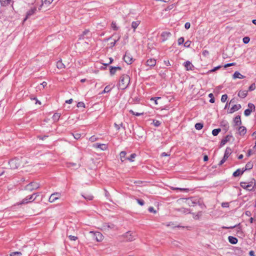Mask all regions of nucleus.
I'll use <instances>...</instances> for the list:
<instances>
[{
    "instance_id": "10",
    "label": "nucleus",
    "mask_w": 256,
    "mask_h": 256,
    "mask_svg": "<svg viewBox=\"0 0 256 256\" xmlns=\"http://www.w3.org/2000/svg\"><path fill=\"white\" fill-rule=\"evenodd\" d=\"M60 196V194L58 192H54L51 194L50 197L49 198V202H53L56 200L58 199Z\"/></svg>"
},
{
    "instance_id": "16",
    "label": "nucleus",
    "mask_w": 256,
    "mask_h": 256,
    "mask_svg": "<svg viewBox=\"0 0 256 256\" xmlns=\"http://www.w3.org/2000/svg\"><path fill=\"white\" fill-rule=\"evenodd\" d=\"M244 172L245 171L244 170V168H242V169L238 168L233 172L232 176L234 177L239 176H242Z\"/></svg>"
},
{
    "instance_id": "26",
    "label": "nucleus",
    "mask_w": 256,
    "mask_h": 256,
    "mask_svg": "<svg viewBox=\"0 0 256 256\" xmlns=\"http://www.w3.org/2000/svg\"><path fill=\"white\" fill-rule=\"evenodd\" d=\"M238 134L240 136H244L246 132V127L244 126H240L238 128Z\"/></svg>"
},
{
    "instance_id": "17",
    "label": "nucleus",
    "mask_w": 256,
    "mask_h": 256,
    "mask_svg": "<svg viewBox=\"0 0 256 256\" xmlns=\"http://www.w3.org/2000/svg\"><path fill=\"white\" fill-rule=\"evenodd\" d=\"M241 108H242V106L240 104H234L230 108V110L228 112V113L232 114V113L238 110Z\"/></svg>"
},
{
    "instance_id": "39",
    "label": "nucleus",
    "mask_w": 256,
    "mask_h": 256,
    "mask_svg": "<svg viewBox=\"0 0 256 256\" xmlns=\"http://www.w3.org/2000/svg\"><path fill=\"white\" fill-rule=\"evenodd\" d=\"M112 88H111L110 86H107L104 88V90L102 91V93L108 92L112 90Z\"/></svg>"
},
{
    "instance_id": "4",
    "label": "nucleus",
    "mask_w": 256,
    "mask_h": 256,
    "mask_svg": "<svg viewBox=\"0 0 256 256\" xmlns=\"http://www.w3.org/2000/svg\"><path fill=\"white\" fill-rule=\"evenodd\" d=\"M123 60L128 64H130L134 62L132 56L128 52H126L125 54L123 56Z\"/></svg>"
},
{
    "instance_id": "35",
    "label": "nucleus",
    "mask_w": 256,
    "mask_h": 256,
    "mask_svg": "<svg viewBox=\"0 0 256 256\" xmlns=\"http://www.w3.org/2000/svg\"><path fill=\"white\" fill-rule=\"evenodd\" d=\"M193 218L194 220H198L202 216V212H198L196 214L194 213H192Z\"/></svg>"
},
{
    "instance_id": "55",
    "label": "nucleus",
    "mask_w": 256,
    "mask_h": 256,
    "mask_svg": "<svg viewBox=\"0 0 256 256\" xmlns=\"http://www.w3.org/2000/svg\"><path fill=\"white\" fill-rule=\"evenodd\" d=\"M221 67H222V66L220 65L218 66H216V67L214 68H212V70H210L209 72H214L216 71V70L220 69Z\"/></svg>"
},
{
    "instance_id": "36",
    "label": "nucleus",
    "mask_w": 256,
    "mask_h": 256,
    "mask_svg": "<svg viewBox=\"0 0 256 256\" xmlns=\"http://www.w3.org/2000/svg\"><path fill=\"white\" fill-rule=\"evenodd\" d=\"M56 66L58 69L64 68L65 66L62 62V60H58L56 63Z\"/></svg>"
},
{
    "instance_id": "42",
    "label": "nucleus",
    "mask_w": 256,
    "mask_h": 256,
    "mask_svg": "<svg viewBox=\"0 0 256 256\" xmlns=\"http://www.w3.org/2000/svg\"><path fill=\"white\" fill-rule=\"evenodd\" d=\"M111 26H112V28L114 30H118V26H116V22H112Z\"/></svg>"
},
{
    "instance_id": "19",
    "label": "nucleus",
    "mask_w": 256,
    "mask_h": 256,
    "mask_svg": "<svg viewBox=\"0 0 256 256\" xmlns=\"http://www.w3.org/2000/svg\"><path fill=\"white\" fill-rule=\"evenodd\" d=\"M184 66L186 70H192L194 68V66L190 61H186L184 62Z\"/></svg>"
},
{
    "instance_id": "37",
    "label": "nucleus",
    "mask_w": 256,
    "mask_h": 256,
    "mask_svg": "<svg viewBox=\"0 0 256 256\" xmlns=\"http://www.w3.org/2000/svg\"><path fill=\"white\" fill-rule=\"evenodd\" d=\"M221 129L220 128H215L212 130V134L214 136H216L220 132Z\"/></svg>"
},
{
    "instance_id": "30",
    "label": "nucleus",
    "mask_w": 256,
    "mask_h": 256,
    "mask_svg": "<svg viewBox=\"0 0 256 256\" xmlns=\"http://www.w3.org/2000/svg\"><path fill=\"white\" fill-rule=\"evenodd\" d=\"M126 151H122L120 154V158L122 162H124L126 160Z\"/></svg>"
},
{
    "instance_id": "28",
    "label": "nucleus",
    "mask_w": 256,
    "mask_h": 256,
    "mask_svg": "<svg viewBox=\"0 0 256 256\" xmlns=\"http://www.w3.org/2000/svg\"><path fill=\"white\" fill-rule=\"evenodd\" d=\"M60 116V113H58V112L54 113L52 117L53 121L54 122H58L59 120Z\"/></svg>"
},
{
    "instance_id": "44",
    "label": "nucleus",
    "mask_w": 256,
    "mask_h": 256,
    "mask_svg": "<svg viewBox=\"0 0 256 256\" xmlns=\"http://www.w3.org/2000/svg\"><path fill=\"white\" fill-rule=\"evenodd\" d=\"M129 112L132 114V115L134 116H140L141 115H142L143 114V113H139V112H134L132 110H130Z\"/></svg>"
},
{
    "instance_id": "56",
    "label": "nucleus",
    "mask_w": 256,
    "mask_h": 256,
    "mask_svg": "<svg viewBox=\"0 0 256 256\" xmlns=\"http://www.w3.org/2000/svg\"><path fill=\"white\" fill-rule=\"evenodd\" d=\"M221 206L224 208H228L230 206V204L229 202H224L222 203Z\"/></svg>"
},
{
    "instance_id": "62",
    "label": "nucleus",
    "mask_w": 256,
    "mask_h": 256,
    "mask_svg": "<svg viewBox=\"0 0 256 256\" xmlns=\"http://www.w3.org/2000/svg\"><path fill=\"white\" fill-rule=\"evenodd\" d=\"M120 38V37H119L117 40H114V42H110V48H112L114 46H115L116 42L119 40Z\"/></svg>"
},
{
    "instance_id": "34",
    "label": "nucleus",
    "mask_w": 256,
    "mask_h": 256,
    "mask_svg": "<svg viewBox=\"0 0 256 256\" xmlns=\"http://www.w3.org/2000/svg\"><path fill=\"white\" fill-rule=\"evenodd\" d=\"M195 128L197 130H200L204 127V124L201 122H198L195 124Z\"/></svg>"
},
{
    "instance_id": "60",
    "label": "nucleus",
    "mask_w": 256,
    "mask_h": 256,
    "mask_svg": "<svg viewBox=\"0 0 256 256\" xmlns=\"http://www.w3.org/2000/svg\"><path fill=\"white\" fill-rule=\"evenodd\" d=\"M148 210L150 212H153L156 214V211L154 210V208L152 206H150L148 208Z\"/></svg>"
},
{
    "instance_id": "50",
    "label": "nucleus",
    "mask_w": 256,
    "mask_h": 256,
    "mask_svg": "<svg viewBox=\"0 0 256 256\" xmlns=\"http://www.w3.org/2000/svg\"><path fill=\"white\" fill-rule=\"evenodd\" d=\"M191 43H192V42L190 40H188L184 43V46L186 48H190V46Z\"/></svg>"
},
{
    "instance_id": "1",
    "label": "nucleus",
    "mask_w": 256,
    "mask_h": 256,
    "mask_svg": "<svg viewBox=\"0 0 256 256\" xmlns=\"http://www.w3.org/2000/svg\"><path fill=\"white\" fill-rule=\"evenodd\" d=\"M130 77L126 74H122L119 79V82L118 84V89L124 90L127 88L130 83Z\"/></svg>"
},
{
    "instance_id": "52",
    "label": "nucleus",
    "mask_w": 256,
    "mask_h": 256,
    "mask_svg": "<svg viewBox=\"0 0 256 256\" xmlns=\"http://www.w3.org/2000/svg\"><path fill=\"white\" fill-rule=\"evenodd\" d=\"M48 135H44V136H41L39 135L37 136L38 138L40 140H44L46 138H48Z\"/></svg>"
},
{
    "instance_id": "64",
    "label": "nucleus",
    "mask_w": 256,
    "mask_h": 256,
    "mask_svg": "<svg viewBox=\"0 0 256 256\" xmlns=\"http://www.w3.org/2000/svg\"><path fill=\"white\" fill-rule=\"evenodd\" d=\"M202 54L204 56H207L209 54V52L207 50H204L202 51Z\"/></svg>"
},
{
    "instance_id": "29",
    "label": "nucleus",
    "mask_w": 256,
    "mask_h": 256,
    "mask_svg": "<svg viewBox=\"0 0 256 256\" xmlns=\"http://www.w3.org/2000/svg\"><path fill=\"white\" fill-rule=\"evenodd\" d=\"M140 20L134 21L132 23V28L134 29V31H135V30L137 28V27L140 24Z\"/></svg>"
},
{
    "instance_id": "13",
    "label": "nucleus",
    "mask_w": 256,
    "mask_h": 256,
    "mask_svg": "<svg viewBox=\"0 0 256 256\" xmlns=\"http://www.w3.org/2000/svg\"><path fill=\"white\" fill-rule=\"evenodd\" d=\"M124 236L126 238V240L129 242H132L135 240L134 236H133L132 233L130 231L125 234Z\"/></svg>"
},
{
    "instance_id": "22",
    "label": "nucleus",
    "mask_w": 256,
    "mask_h": 256,
    "mask_svg": "<svg viewBox=\"0 0 256 256\" xmlns=\"http://www.w3.org/2000/svg\"><path fill=\"white\" fill-rule=\"evenodd\" d=\"M235 126H240L242 124V121L240 120V116L238 115L236 116L234 120Z\"/></svg>"
},
{
    "instance_id": "54",
    "label": "nucleus",
    "mask_w": 256,
    "mask_h": 256,
    "mask_svg": "<svg viewBox=\"0 0 256 256\" xmlns=\"http://www.w3.org/2000/svg\"><path fill=\"white\" fill-rule=\"evenodd\" d=\"M68 237L70 240H74V241L76 240L78 238L77 236H74L72 235H68Z\"/></svg>"
},
{
    "instance_id": "9",
    "label": "nucleus",
    "mask_w": 256,
    "mask_h": 256,
    "mask_svg": "<svg viewBox=\"0 0 256 256\" xmlns=\"http://www.w3.org/2000/svg\"><path fill=\"white\" fill-rule=\"evenodd\" d=\"M232 133L230 132V134H228L224 138L221 140L220 144V147L221 148L227 142H229L231 138H232Z\"/></svg>"
},
{
    "instance_id": "18",
    "label": "nucleus",
    "mask_w": 256,
    "mask_h": 256,
    "mask_svg": "<svg viewBox=\"0 0 256 256\" xmlns=\"http://www.w3.org/2000/svg\"><path fill=\"white\" fill-rule=\"evenodd\" d=\"M94 147L98 148L102 150H105L108 148V146L106 144L100 143H96L94 144Z\"/></svg>"
},
{
    "instance_id": "8",
    "label": "nucleus",
    "mask_w": 256,
    "mask_h": 256,
    "mask_svg": "<svg viewBox=\"0 0 256 256\" xmlns=\"http://www.w3.org/2000/svg\"><path fill=\"white\" fill-rule=\"evenodd\" d=\"M222 229H224V230H227V229H232V228H237V233H241L242 232V229H241V226H240V224H235V225H234V226H223L222 227Z\"/></svg>"
},
{
    "instance_id": "51",
    "label": "nucleus",
    "mask_w": 256,
    "mask_h": 256,
    "mask_svg": "<svg viewBox=\"0 0 256 256\" xmlns=\"http://www.w3.org/2000/svg\"><path fill=\"white\" fill-rule=\"evenodd\" d=\"M256 88V84L254 83L252 84L248 88V91H252L255 90Z\"/></svg>"
},
{
    "instance_id": "45",
    "label": "nucleus",
    "mask_w": 256,
    "mask_h": 256,
    "mask_svg": "<svg viewBox=\"0 0 256 256\" xmlns=\"http://www.w3.org/2000/svg\"><path fill=\"white\" fill-rule=\"evenodd\" d=\"M250 41V38L248 36H244L242 39V42L244 44H247Z\"/></svg>"
},
{
    "instance_id": "31",
    "label": "nucleus",
    "mask_w": 256,
    "mask_h": 256,
    "mask_svg": "<svg viewBox=\"0 0 256 256\" xmlns=\"http://www.w3.org/2000/svg\"><path fill=\"white\" fill-rule=\"evenodd\" d=\"M253 163L252 162H248L246 166H245V168H244V171L246 170H251L252 167H253Z\"/></svg>"
},
{
    "instance_id": "33",
    "label": "nucleus",
    "mask_w": 256,
    "mask_h": 256,
    "mask_svg": "<svg viewBox=\"0 0 256 256\" xmlns=\"http://www.w3.org/2000/svg\"><path fill=\"white\" fill-rule=\"evenodd\" d=\"M136 154L135 153H133L130 155V156L128 158H125V160H127L130 162H132L134 161V158L136 157Z\"/></svg>"
},
{
    "instance_id": "11",
    "label": "nucleus",
    "mask_w": 256,
    "mask_h": 256,
    "mask_svg": "<svg viewBox=\"0 0 256 256\" xmlns=\"http://www.w3.org/2000/svg\"><path fill=\"white\" fill-rule=\"evenodd\" d=\"M172 34L169 32H163L160 36L162 38V42H164L169 37L171 36Z\"/></svg>"
},
{
    "instance_id": "12",
    "label": "nucleus",
    "mask_w": 256,
    "mask_h": 256,
    "mask_svg": "<svg viewBox=\"0 0 256 256\" xmlns=\"http://www.w3.org/2000/svg\"><path fill=\"white\" fill-rule=\"evenodd\" d=\"M117 70H122V68L120 66H110V73L111 76L114 75Z\"/></svg>"
},
{
    "instance_id": "49",
    "label": "nucleus",
    "mask_w": 256,
    "mask_h": 256,
    "mask_svg": "<svg viewBox=\"0 0 256 256\" xmlns=\"http://www.w3.org/2000/svg\"><path fill=\"white\" fill-rule=\"evenodd\" d=\"M227 98H228V96L226 94L222 95V98H221L222 102H226L227 100Z\"/></svg>"
},
{
    "instance_id": "15",
    "label": "nucleus",
    "mask_w": 256,
    "mask_h": 256,
    "mask_svg": "<svg viewBox=\"0 0 256 256\" xmlns=\"http://www.w3.org/2000/svg\"><path fill=\"white\" fill-rule=\"evenodd\" d=\"M36 7H34L33 8H32L31 9H30V10H28L27 12H26V18H24V20H26L27 18H28L30 16H31L33 15L36 12Z\"/></svg>"
},
{
    "instance_id": "48",
    "label": "nucleus",
    "mask_w": 256,
    "mask_h": 256,
    "mask_svg": "<svg viewBox=\"0 0 256 256\" xmlns=\"http://www.w3.org/2000/svg\"><path fill=\"white\" fill-rule=\"evenodd\" d=\"M138 203L140 205V206H144V201L142 200V199H140V198H136V199Z\"/></svg>"
},
{
    "instance_id": "6",
    "label": "nucleus",
    "mask_w": 256,
    "mask_h": 256,
    "mask_svg": "<svg viewBox=\"0 0 256 256\" xmlns=\"http://www.w3.org/2000/svg\"><path fill=\"white\" fill-rule=\"evenodd\" d=\"M248 108L244 111V114L246 116H249L252 110L254 111L255 110L256 108L254 104L252 103H249L248 104Z\"/></svg>"
},
{
    "instance_id": "43",
    "label": "nucleus",
    "mask_w": 256,
    "mask_h": 256,
    "mask_svg": "<svg viewBox=\"0 0 256 256\" xmlns=\"http://www.w3.org/2000/svg\"><path fill=\"white\" fill-rule=\"evenodd\" d=\"M52 2L53 0H42V4H44L46 6L50 5Z\"/></svg>"
},
{
    "instance_id": "32",
    "label": "nucleus",
    "mask_w": 256,
    "mask_h": 256,
    "mask_svg": "<svg viewBox=\"0 0 256 256\" xmlns=\"http://www.w3.org/2000/svg\"><path fill=\"white\" fill-rule=\"evenodd\" d=\"M171 189L172 190H179L181 192H188L189 191L188 188H180L176 187H171Z\"/></svg>"
},
{
    "instance_id": "7",
    "label": "nucleus",
    "mask_w": 256,
    "mask_h": 256,
    "mask_svg": "<svg viewBox=\"0 0 256 256\" xmlns=\"http://www.w3.org/2000/svg\"><path fill=\"white\" fill-rule=\"evenodd\" d=\"M90 232L93 234L94 238L95 239L97 242H101L103 240L104 236L101 232Z\"/></svg>"
},
{
    "instance_id": "40",
    "label": "nucleus",
    "mask_w": 256,
    "mask_h": 256,
    "mask_svg": "<svg viewBox=\"0 0 256 256\" xmlns=\"http://www.w3.org/2000/svg\"><path fill=\"white\" fill-rule=\"evenodd\" d=\"M22 254L20 252H12L10 254V256H20Z\"/></svg>"
},
{
    "instance_id": "24",
    "label": "nucleus",
    "mask_w": 256,
    "mask_h": 256,
    "mask_svg": "<svg viewBox=\"0 0 256 256\" xmlns=\"http://www.w3.org/2000/svg\"><path fill=\"white\" fill-rule=\"evenodd\" d=\"M245 76L242 74H240L238 71H236L234 72V74L232 75V78L234 79L236 78H240L242 79L244 78Z\"/></svg>"
},
{
    "instance_id": "61",
    "label": "nucleus",
    "mask_w": 256,
    "mask_h": 256,
    "mask_svg": "<svg viewBox=\"0 0 256 256\" xmlns=\"http://www.w3.org/2000/svg\"><path fill=\"white\" fill-rule=\"evenodd\" d=\"M235 65H236V63L235 62L228 63V64H225L224 65V67L225 68H228V67H229V66H235Z\"/></svg>"
},
{
    "instance_id": "20",
    "label": "nucleus",
    "mask_w": 256,
    "mask_h": 256,
    "mask_svg": "<svg viewBox=\"0 0 256 256\" xmlns=\"http://www.w3.org/2000/svg\"><path fill=\"white\" fill-rule=\"evenodd\" d=\"M220 126L223 128V130H224V132H226L229 129L230 126L228 122L226 121L222 120L220 122Z\"/></svg>"
},
{
    "instance_id": "59",
    "label": "nucleus",
    "mask_w": 256,
    "mask_h": 256,
    "mask_svg": "<svg viewBox=\"0 0 256 256\" xmlns=\"http://www.w3.org/2000/svg\"><path fill=\"white\" fill-rule=\"evenodd\" d=\"M82 196L85 198L86 200H91L93 199L94 196H92L88 195L86 196H85L82 195Z\"/></svg>"
},
{
    "instance_id": "47",
    "label": "nucleus",
    "mask_w": 256,
    "mask_h": 256,
    "mask_svg": "<svg viewBox=\"0 0 256 256\" xmlns=\"http://www.w3.org/2000/svg\"><path fill=\"white\" fill-rule=\"evenodd\" d=\"M184 37L180 38L178 40V45H181L184 43Z\"/></svg>"
},
{
    "instance_id": "21",
    "label": "nucleus",
    "mask_w": 256,
    "mask_h": 256,
    "mask_svg": "<svg viewBox=\"0 0 256 256\" xmlns=\"http://www.w3.org/2000/svg\"><path fill=\"white\" fill-rule=\"evenodd\" d=\"M31 202L30 200L28 199V196H26L24 198L21 202H17L16 204H14V206H19L20 204H27L28 203Z\"/></svg>"
},
{
    "instance_id": "41",
    "label": "nucleus",
    "mask_w": 256,
    "mask_h": 256,
    "mask_svg": "<svg viewBox=\"0 0 256 256\" xmlns=\"http://www.w3.org/2000/svg\"><path fill=\"white\" fill-rule=\"evenodd\" d=\"M152 124L155 126L158 127L160 126L162 123L160 121L158 120H154Z\"/></svg>"
},
{
    "instance_id": "53",
    "label": "nucleus",
    "mask_w": 256,
    "mask_h": 256,
    "mask_svg": "<svg viewBox=\"0 0 256 256\" xmlns=\"http://www.w3.org/2000/svg\"><path fill=\"white\" fill-rule=\"evenodd\" d=\"M78 108H85V104L82 102H78L76 105Z\"/></svg>"
},
{
    "instance_id": "23",
    "label": "nucleus",
    "mask_w": 256,
    "mask_h": 256,
    "mask_svg": "<svg viewBox=\"0 0 256 256\" xmlns=\"http://www.w3.org/2000/svg\"><path fill=\"white\" fill-rule=\"evenodd\" d=\"M40 192H36L32 194V195L28 196L30 202H32L36 200V198L40 196Z\"/></svg>"
},
{
    "instance_id": "25",
    "label": "nucleus",
    "mask_w": 256,
    "mask_h": 256,
    "mask_svg": "<svg viewBox=\"0 0 256 256\" xmlns=\"http://www.w3.org/2000/svg\"><path fill=\"white\" fill-rule=\"evenodd\" d=\"M248 95V90H240L238 92V96L242 98H245Z\"/></svg>"
},
{
    "instance_id": "58",
    "label": "nucleus",
    "mask_w": 256,
    "mask_h": 256,
    "mask_svg": "<svg viewBox=\"0 0 256 256\" xmlns=\"http://www.w3.org/2000/svg\"><path fill=\"white\" fill-rule=\"evenodd\" d=\"M73 134L74 138L76 140L80 139L81 136V134L78 133L73 134Z\"/></svg>"
},
{
    "instance_id": "63",
    "label": "nucleus",
    "mask_w": 256,
    "mask_h": 256,
    "mask_svg": "<svg viewBox=\"0 0 256 256\" xmlns=\"http://www.w3.org/2000/svg\"><path fill=\"white\" fill-rule=\"evenodd\" d=\"M190 22H186L185 24H184V28L186 30H188L190 28Z\"/></svg>"
},
{
    "instance_id": "57",
    "label": "nucleus",
    "mask_w": 256,
    "mask_h": 256,
    "mask_svg": "<svg viewBox=\"0 0 256 256\" xmlns=\"http://www.w3.org/2000/svg\"><path fill=\"white\" fill-rule=\"evenodd\" d=\"M160 98H161L160 97H154V98H151L150 100H154V104H158L157 100L158 99H160Z\"/></svg>"
},
{
    "instance_id": "27",
    "label": "nucleus",
    "mask_w": 256,
    "mask_h": 256,
    "mask_svg": "<svg viewBox=\"0 0 256 256\" xmlns=\"http://www.w3.org/2000/svg\"><path fill=\"white\" fill-rule=\"evenodd\" d=\"M228 242L231 244H236L238 242V240L237 239V238H236V237L232 236H229L228 237Z\"/></svg>"
},
{
    "instance_id": "38",
    "label": "nucleus",
    "mask_w": 256,
    "mask_h": 256,
    "mask_svg": "<svg viewBox=\"0 0 256 256\" xmlns=\"http://www.w3.org/2000/svg\"><path fill=\"white\" fill-rule=\"evenodd\" d=\"M114 126L118 130L121 127L122 128L124 129V130H126V128L124 126H123V124L122 122H121L120 124H117L116 123H114Z\"/></svg>"
},
{
    "instance_id": "46",
    "label": "nucleus",
    "mask_w": 256,
    "mask_h": 256,
    "mask_svg": "<svg viewBox=\"0 0 256 256\" xmlns=\"http://www.w3.org/2000/svg\"><path fill=\"white\" fill-rule=\"evenodd\" d=\"M187 201L188 204L190 206H194V204H196L192 200V198H188V199H187Z\"/></svg>"
},
{
    "instance_id": "2",
    "label": "nucleus",
    "mask_w": 256,
    "mask_h": 256,
    "mask_svg": "<svg viewBox=\"0 0 256 256\" xmlns=\"http://www.w3.org/2000/svg\"><path fill=\"white\" fill-rule=\"evenodd\" d=\"M254 181V185H252L253 182H249L248 183H246V182H240V186L242 188L244 189L248 190H252L255 186H256V182L254 180V179H253Z\"/></svg>"
},
{
    "instance_id": "14",
    "label": "nucleus",
    "mask_w": 256,
    "mask_h": 256,
    "mask_svg": "<svg viewBox=\"0 0 256 256\" xmlns=\"http://www.w3.org/2000/svg\"><path fill=\"white\" fill-rule=\"evenodd\" d=\"M156 64V60L154 58H149L146 62V66H150V68L154 67Z\"/></svg>"
},
{
    "instance_id": "5",
    "label": "nucleus",
    "mask_w": 256,
    "mask_h": 256,
    "mask_svg": "<svg viewBox=\"0 0 256 256\" xmlns=\"http://www.w3.org/2000/svg\"><path fill=\"white\" fill-rule=\"evenodd\" d=\"M39 188L40 184H38L35 182H31L26 186V189L31 192Z\"/></svg>"
},
{
    "instance_id": "3",
    "label": "nucleus",
    "mask_w": 256,
    "mask_h": 256,
    "mask_svg": "<svg viewBox=\"0 0 256 256\" xmlns=\"http://www.w3.org/2000/svg\"><path fill=\"white\" fill-rule=\"evenodd\" d=\"M232 150L230 147H227L225 150L224 156L222 160L220 162L218 166H222L228 159L232 154Z\"/></svg>"
}]
</instances>
